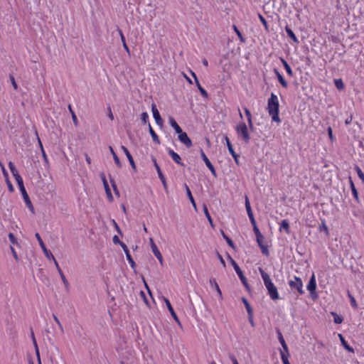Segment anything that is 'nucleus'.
<instances>
[{"mask_svg":"<svg viewBox=\"0 0 364 364\" xmlns=\"http://www.w3.org/2000/svg\"><path fill=\"white\" fill-rule=\"evenodd\" d=\"M279 105L277 95L272 93L270 98L268 100L267 110L269 115L272 116V120L277 123L281 122L279 117Z\"/></svg>","mask_w":364,"mask_h":364,"instance_id":"1","label":"nucleus"},{"mask_svg":"<svg viewBox=\"0 0 364 364\" xmlns=\"http://www.w3.org/2000/svg\"><path fill=\"white\" fill-rule=\"evenodd\" d=\"M16 181V183L19 187V189L22 193L23 200L25 201V203L26 206L28 208V209L31 210V213H34V208L32 205V203L29 198V196L26 191V188L23 186V182L21 176H18L16 178H15Z\"/></svg>","mask_w":364,"mask_h":364,"instance_id":"2","label":"nucleus"},{"mask_svg":"<svg viewBox=\"0 0 364 364\" xmlns=\"http://www.w3.org/2000/svg\"><path fill=\"white\" fill-rule=\"evenodd\" d=\"M228 259L230 260V262L233 266V267H234L236 273L237 274L238 277H240L242 283L244 284V286L245 287V288L247 289H250V287H249V284H247V279L244 276L243 272L240 269V268L238 266V264L236 263V262L232 259V257L230 255H228Z\"/></svg>","mask_w":364,"mask_h":364,"instance_id":"3","label":"nucleus"},{"mask_svg":"<svg viewBox=\"0 0 364 364\" xmlns=\"http://www.w3.org/2000/svg\"><path fill=\"white\" fill-rule=\"evenodd\" d=\"M236 131L239 136H241L245 143H249L250 136L248 133L247 127L244 122H241L236 127Z\"/></svg>","mask_w":364,"mask_h":364,"instance_id":"4","label":"nucleus"},{"mask_svg":"<svg viewBox=\"0 0 364 364\" xmlns=\"http://www.w3.org/2000/svg\"><path fill=\"white\" fill-rule=\"evenodd\" d=\"M35 236L39 243V245L41 246L43 253L45 254L46 257L48 259H54V256L53 255V254L49 251L48 250V249L46 248L43 240L41 239L39 233L36 232L35 234Z\"/></svg>","mask_w":364,"mask_h":364,"instance_id":"5","label":"nucleus"},{"mask_svg":"<svg viewBox=\"0 0 364 364\" xmlns=\"http://www.w3.org/2000/svg\"><path fill=\"white\" fill-rule=\"evenodd\" d=\"M265 287H266V288H267V289L268 291V294H269L270 298L272 300H277V299H279V294H278L277 289L274 285L272 282L271 283L267 284V285H265Z\"/></svg>","mask_w":364,"mask_h":364,"instance_id":"6","label":"nucleus"},{"mask_svg":"<svg viewBox=\"0 0 364 364\" xmlns=\"http://www.w3.org/2000/svg\"><path fill=\"white\" fill-rule=\"evenodd\" d=\"M289 286L291 289H296L297 291L301 294H304V290L302 289L303 284L301 279L297 277H294V280H291L289 282Z\"/></svg>","mask_w":364,"mask_h":364,"instance_id":"7","label":"nucleus"},{"mask_svg":"<svg viewBox=\"0 0 364 364\" xmlns=\"http://www.w3.org/2000/svg\"><path fill=\"white\" fill-rule=\"evenodd\" d=\"M178 140L182 144L186 145V147L190 148L192 146V145H193L192 141L185 132L181 131V133H178Z\"/></svg>","mask_w":364,"mask_h":364,"instance_id":"8","label":"nucleus"},{"mask_svg":"<svg viewBox=\"0 0 364 364\" xmlns=\"http://www.w3.org/2000/svg\"><path fill=\"white\" fill-rule=\"evenodd\" d=\"M151 110L153 113L154 118L156 121V123L160 127H163L164 121L162 118L161 117V115L159 114V110L156 108V106L155 104L151 105Z\"/></svg>","mask_w":364,"mask_h":364,"instance_id":"9","label":"nucleus"},{"mask_svg":"<svg viewBox=\"0 0 364 364\" xmlns=\"http://www.w3.org/2000/svg\"><path fill=\"white\" fill-rule=\"evenodd\" d=\"M163 300L166 303V306H167V308H168L171 315L173 318V319L177 322V323L179 326H181V322H180V321H179L176 314L175 313V311H174V310H173V307H172L169 300L167 298H166V297H163Z\"/></svg>","mask_w":364,"mask_h":364,"instance_id":"10","label":"nucleus"},{"mask_svg":"<svg viewBox=\"0 0 364 364\" xmlns=\"http://www.w3.org/2000/svg\"><path fill=\"white\" fill-rule=\"evenodd\" d=\"M200 155H201V157H202L203 160L204 161L205 165L209 168V170L211 171L212 174L214 176H216V172H215L214 166H213V164H211L210 160L208 159V157L206 156V155L205 154V153L203 152V150H200Z\"/></svg>","mask_w":364,"mask_h":364,"instance_id":"11","label":"nucleus"},{"mask_svg":"<svg viewBox=\"0 0 364 364\" xmlns=\"http://www.w3.org/2000/svg\"><path fill=\"white\" fill-rule=\"evenodd\" d=\"M152 161H153L154 166H155V168H156V169L157 171L160 180L162 182L164 188L166 189L167 188V184H166V178H165L164 176L163 175V173H162V172L161 171V168H160L159 166L158 165V164L156 162V159L153 158Z\"/></svg>","mask_w":364,"mask_h":364,"instance_id":"12","label":"nucleus"},{"mask_svg":"<svg viewBox=\"0 0 364 364\" xmlns=\"http://www.w3.org/2000/svg\"><path fill=\"white\" fill-rule=\"evenodd\" d=\"M191 75L193 77L194 80H195V82H196V86L198 87L200 92L201 93V95L205 97V98H208V92H206V90L203 88L197 78V76L196 75V73L194 72H193L192 70H191Z\"/></svg>","mask_w":364,"mask_h":364,"instance_id":"13","label":"nucleus"},{"mask_svg":"<svg viewBox=\"0 0 364 364\" xmlns=\"http://www.w3.org/2000/svg\"><path fill=\"white\" fill-rule=\"evenodd\" d=\"M122 247L124 252L126 254L127 259L129 261L131 267L132 268H134L136 264H135L134 259H132V256H131V255L129 253V249H128L127 246L125 244H122Z\"/></svg>","mask_w":364,"mask_h":364,"instance_id":"14","label":"nucleus"},{"mask_svg":"<svg viewBox=\"0 0 364 364\" xmlns=\"http://www.w3.org/2000/svg\"><path fill=\"white\" fill-rule=\"evenodd\" d=\"M122 149L124 151V153L125 154V155L127 156V157L130 163V165L132 166V168L134 171H136V165H135L134 159H133L132 156L131 155V154L129 153V150L124 146H122Z\"/></svg>","mask_w":364,"mask_h":364,"instance_id":"15","label":"nucleus"},{"mask_svg":"<svg viewBox=\"0 0 364 364\" xmlns=\"http://www.w3.org/2000/svg\"><path fill=\"white\" fill-rule=\"evenodd\" d=\"M316 284L315 276H314V274H313L309 280L308 285H307V289L313 294H316Z\"/></svg>","mask_w":364,"mask_h":364,"instance_id":"16","label":"nucleus"},{"mask_svg":"<svg viewBox=\"0 0 364 364\" xmlns=\"http://www.w3.org/2000/svg\"><path fill=\"white\" fill-rule=\"evenodd\" d=\"M168 154L169 155L171 156L172 159L178 164L179 165H183L181 162V159L180 157V156L176 153L172 149H169L168 150Z\"/></svg>","mask_w":364,"mask_h":364,"instance_id":"17","label":"nucleus"},{"mask_svg":"<svg viewBox=\"0 0 364 364\" xmlns=\"http://www.w3.org/2000/svg\"><path fill=\"white\" fill-rule=\"evenodd\" d=\"M338 337L340 338V341L341 342V344L342 346H343V348L347 350L348 352H350V353H353L354 352V349L350 347L348 343L346 341L344 337L342 336V334L341 333H338Z\"/></svg>","mask_w":364,"mask_h":364,"instance_id":"18","label":"nucleus"},{"mask_svg":"<svg viewBox=\"0 0 364 364\" xmlns=\"http://www.w3.org/2000/svg\"><path fill=\"white\" fill-rule=\"evenodd\" d=\"M151 250H152V252H153L154 255L159 259L160 264L161 265H163V257H162V255H161L160 251L159 250L157 246L156 245H154L153 247L151 248Z\"/></svg>","mask_w":364,"mask_h":364,"instance_id":"19","label":"nucleus"},{"mask_svg":"<svg viewBox=\"0 0 364 364\" xmlns=\"http://www.w3.org/2000/svg\"><path fill=\"white\" fill-rule=\"evenodd\" d=\"M259 271L263 279L264 285H267V284L272 282V280L267 273H266L262 268H259Z\"/></svg>","mask_w":364,"mask_h":364,"instance_id":"20","label":"nucleus"},{"mask_svg":"<svg viewBox=\"0 0 364 364\" xmlns=\"http://www.w3.org/2000/svg\"><path fill=\"white\" fill-rule=\"evenodd\" d=\"M169 123L170 125L175 129L177 134L181 133V132L183 131L173 117L169 118Z\"/></svg>","mask_w":364,"mask_h":364,"instance_id":"21","label":"nucleus"},{"mask_svg":"<svg viewBox=\"0 0 364 364\" xmlns=\"http://www.w3.org/2000/svg\"><path fill=\"white\" fill-rule=\"evenodd\" d=\"M149 133L151 136V138L153 139V141L156 143L157 144H160L161 141L157 136V134H156V132L154 131L153 128L151 127V124H149Z\"/></svg>","mask_w":364,"mask_h":364,"instance_id":"22","label":"nucleus"},{"mask_svg":"<svg viewBox=\"0 0 364 364\" xmlns=\"http://www.w3.org/2000/svg\"><path fill=\"white\" fill-rule=\"evenodd\" d=\"M274 73L277 77L279 82L281 83V85L284 87L287 88L288 87V84H287V81L284 79L283 76L278 72V70L277 69H274Z\"/></svg>","mask_w":364,"mask_h":364,"instance_id":"23","label":"nucleus"},{"mask_svg":"<svg viewBox=\"0 0 364 364\" xmlns=\"http://www.w3.org/2000/svg\"><path fill=\"white\" fill-rule=\"evenodd\" d=\"M277 332H278V338H279V342H280V343H281V345H282V348H283L284 350L287 353H288V348H287V343H286V342H285V341H284V338H283V336H282V333L280 332V331H279V330H278V331H277Z\"/></svg>","mask_w":364,"mask_h":364,"instance_id":"24","label":"nucleus"},{"mask_svg":"<svg viewBox=\"0 0 364 364\" xmlns=\"http://www.w3.org/2000/svg\"><path fill=\"white\" fill-rule=\"evenodd\" d=\"M185 188H186L187 196H188L191 203H192L194 208L196 209V204L195 200L192 196V193L191 192L189 187L186 184H185Z\"/></svg>","mask_w":364,"mask_h":364,"instance_id":"25","label":"nucleus"},{"mask_svg":"<svg viewBox=\"0 0 364 364\" xmlns=\"http://www.w3.org/2000/svg\"><path fill=\"white\" fill-rule=\"evenodd\" d=\"M242 301L243 302V304H245V308L247 309V314H248V316H251V315H253V311H252V307L250 306L248 301L247 300L246 298L245 297H242Z\"/></svg>","mask_w":364,"mask_h":364,"instance_id":"26","label":"nucleus"},{"mask_svg":"<svg viewBox=\"0 0 364 364\" xmlns=\"http://www.w3.org/2000/svg\"><path fill=\"white\" fill-rule=\"evenodd\" d=\"M280 60H281V62L282 63L287 74L290 76H292L293 73H292L291 68H290L289 65L287 63V62L284 58H281Z\"/></svg>","mask_w":364,"mask_h":364,"instance_id":"27","label":"nucleus"},{"mask_svg":"<svg viewBox=\"0 0 364 364\" xmlns=\"http://www.w3.org/2000/svg\"><path fill=\"white\" fill-rule=\"evenodd\" d=\"M285 30L288 36L293 40V41L295 43H298V39L295 34L294 33L293 31L288 26H286Z\"/></svg>","mask_w":364,"mask_h":364,"instance_id":"28","label":"nucleus"},{"mask_svg":"<svg viewBox=\"0 0 364 364\" xmlns=\"http://www.w3.org/2000/svg\"><path fill=\"white\" fill-rule=\"evenodd\" d=\"M9 167L15 178H16L18 176H21L13 162L10 161L9 163Z\"/></svg>","mask_w":364,"mask_h":364,"instance_id":"29","label":"nucleus"},{"mask_svg":"<svg viewBox=\"0 0 364 364\" xmlns=\"http://www.w3.org/2000/svg\"><path fill=\"white\" fill-rule=\"evenodd\" d=\"M109 150L113 156V159L114 160V162L116 164V165L120 168L122 166V164L119 161V159L118 158V156H117L116 153L114 151L113 149L112 146H109Z\"/></svg>","mask_w":364,"mask_h":364,"instance_id":"30","label":"nucleus"},{"mask_svg":"<svg viewBox=\"0 0 364 364\" xmlns=\"http://www.w3.org/2000/svg\"><path fill=\"white\" fill-rule=\"evenodd\" d=\"M349 179H350V188H351V191H352L353 195L355 199L356 200H358V191H357V190H356V188L355 187V185H354V183L353 182V181L351 180L350 177L349 178Z\"/></svg>","mask_w":364,"mask_h":364,"instance_id":"31","label":"nucleus"},{"mask_svg":"<svg viewBox=\"0 0 364 364\" xmlns=\"http://www.w3.org/2000/svg\"><path fill=\"white\" fill-rule=\"evenodd\" d=\"M8 237H9V239L12 246H13V245H16L19 246V243L17 240V238L15 237V235L12 232H10L9 234Z\"/></svg>","mask_w":364,"mask_h":364,"instance_id":"32","label":"nucleus"},{"mask_svg":"<svg viewBox=\"0 0 364 364\" xmlns=\"http://www.w3.org/2000/svg\"><path fill=\"white\" fill-rule=\"evenodd\" d=\"M210 283L214 287V289H215V290L218 293L220 297L222 298V292H221L220 289L218 284H217V282L214 279H210Z\"/></svg>","mask_w":364,"mask_h":364,"instance_id":"33","label":"nucleus"},{"mask_svg":"<svg viewBox=\"0 0 364 364\" xmlns=\"http://www.w3.org/2000/svg\"><path fill=\"white\" fill-rule=\"evenodd\" d=\"M58 273H59V274H60V276L61 277V279H62V281H63V284L65 285V289L67 290H68L69 289V283H68L67 279L65 278L63 271L60 270V272Z\"/></svg>","mask_w":364,"mask_h":364,"instance_id":"34","label":"nucleus"},{"mask_svg":"<svg viewBox=\"0 0 364 364\" xmlns=\"http://www.w3.org/2000/svg\"><path fill=\"white\" fill-rule=\"evenodd\" d=\"M335 85L336 88L339 90H342L344 88V84L341 79H336L334 80Z\"/></svg>","mask_w":364,"mask_h":364,"instance_id":"35","label":"nucleus"},{"mask_svg":"<svg viewBox=\"0 0 364 364\" xmlns=\"http://www.w3.org/2000/svg\"><path fill=\"white\" fill-rule=\"evenodd\" d=\"M283 228L287 233H289V224L287 220H283L281 223L280 230Z\"/></svg>","mask_w":364,"mask_h":364,"instance_id":"36","label":"nucleus"},{"mask_svg":"<svg viewBox=\"0 0 364 364\" xmlns=\"http://www.w3.org/2000/svg\"><path fill=\"white\" fill-rule=\"evenodd\" d=\"M203 212H204V213H205L208 220L209 221L210 224L213 226V220H212V218H211V217H210V215L209 214V212H208V208H207L206 205L204 204L203 206Z\"/></svg>","mask_w":364,"mask_h":364,"instance_id":"37","label":"nucleus"},{"mask_svg":"<svg viewBox=\"0 0 364 364\" xmlns=\"http://www.w3.org/2000/svg\"><path fill=\"white\" fill-rule=\"evenodd\" d=\"M331 314L332 316H333V321L337 323V324H340L343 322V318L340 316H338L336 313L335 312H331Z\"/></svg>","mask_w":364,"mask_h":364,"instance_id":"38","label":"nucleus"},{"mask_svg":"<svg viewBox=\"0 0 364 364\" xmlns=\"http://www.w3.org/2000/svg\"><path fill=\"white\" fill-rule=\"evenodd\" d=\"M225 140L226 141V144H227V146H228L230 154H233L235 151L232 148V145L231 142L230 141V140L227 136H225Z\"/></svg>","mask_w":364,"mask_h":364,"instance_id":"39","label":"nucleus"},{"mask_svg":"<svg viewBox=\"0 0 364 364\" xmlns=\"http://www.w3.org/2000/svg\"><path fill=\"white\" fill-rule=\"evenodd\" d=\"M221 233H222V235L223 237V238L226 240L227 243L231 247H232L233 249H235V245L232 242V240L229 238L225 234V232L222 230L221 231Z\"/></svg>","mask_w":364,"mask_h":364,"instance_id":"40","label":"nucleus"},{"mask_svg":"<svg viewBox=\"0 0 364 364\" xmlns=\"http://www.w3.org/2000/svg\"><path fill=\"white\" fill-rule=\"evenodd\" d=\"M104 187H105V192H106V194H107L108 200L109 201H112L113 200V196L112 195L111 190H110V188L109 187V185L108 186H105Z\"/></svg>","mask_w":364,"mask_h":364,"instance_id":"41","label":"nucleus"},{"mask_svg":"<svg viewBox=\"0 0 364 364\" xmlns=\"http://www.w3.org/2000/svg\"><path fill=\"white\" fill-rule=\"evenodd\" d=\"M355 171H356V172L358 173V177L361 179L363 183H364V173H363V172L362 171V170L358 166H355Z\"/></svg>","mask_w":364,"mask_h":364,"instance_id":"42","label":"nucleus"},{"mask_svg":"<svg viewBox=\"0 0 364 364\" xmlns=\"http://www.w3.org/2000/svg\"><path fill=\"white\" fill-rule=\"evenodd\" d=\"M68 109H69L70 112L71 113L72 118H73V122H74L75 125L77 126V117H76L75 112H73L70 105H68Z\"/></svg>","mask_w":364,"mask_h":364,"instance_id":"43","label":"nucleus"},{"mask_svg":"<svg viewBox=\"0 0 364 364\" xmlns=\"http://www.w3.org/2000/svg\"><path fill=\"white\" fill-rule=\"evenodd\" d=\"M287 355H286L284 352H281L282 360L284 364H290V363L288 360L289 353H287Z\"/></svg>","mask_w":364,"mask_h":364,"instance_id":"44","label":"nucleus"},{"mask_svg":"<svg viewBox=\"0 0 364 364\" xmlns=\"http://www.w3.org/2000/svg\"><path fill=\"white\" fill-rule=\"evenodd\" d=\"M319 230L326 232V235H328V230L324 220H322L321 225L319 227Z\"/></svg>","mask_w":364,"mask_h":364,"instance_id":"45","label":"nucleus"},{"mask_svg":"<svg viewBox=\"0 0 364 364\" xmlns=\"http://www.w3.org/2000/svg\"><path fill=\"white\" fill-rule=\"evenodd\" d=\"M254 232L256 235L257 239L262 238V235L260 232L259 228L257 227L253 228Z\"/></svg>","mask_w":364,"mask_h":364,"instance_id":"46","label":"nucleus"},{"mask_svg":"<svg viewBox=\"0 0 364 364\" xmlns=\"http://www.w3.org/2000/svg\"><path fill=\"white\" fill-rule=\"evenodd\" d=\"M348 295L350 299V304H351L352 306L354 308H357V303H356L355 298L350 294L349 291L348 293Z\"/></svg>","mask_w":364,"mask_h":364,"instance_id":"47","label":"nucleus"},{"mask_svg":"<svg viewBox=\"0 0 364 364\" xmlns=\"http://www.w3.org/2000/svg\"><path fill=\"white\" fill-rule=\"evenodd\" d=\"M110 182L112 183V186L113 188V190L115 193V194L117 196H119V192L117 188V185L115 184V182L114 181V180L112 179H110Z\"/></svg>","mask_w":364,"mask_h":364,"instance_id":"48","label":"nucleus"},{"mask_svg":"<svg viewBox=\"0 0 364 364\" xmlns=\"http://www.w3.org/2000/svg\"><path fill=\"white\" fill-rule=\"evenodd\" d=\"M259 247L261 248V250L264 255H268L269 250H268V247L267 245H263L259 246Z\"/></svg>","mask_w":364,"mask_h":364,"instance_id":"49","label":"nucleus"},{"mask_svg":"<svg viewBox=\"0 0 364 364\" xmlns=\"http://www.w3.org/2000/svg\"><path fill=\"white\" fill-rule=\"evenodd\" d=\"M148 117V114L146 112H143L141 115V119L142 122L146 124L147 122Z\"/></svg>","mask_w":364,"mask_h":364,"instance_id":"50","label":"nucleus"},{"mask_svg":"<svg viewBox=\"0 0 364 364\" xmlns=\"http://www.w3.org/2000/svg\"><path fill=\"white\" fill-rule=\"evenodd\" d=\"M10 250L12 252V255H13V257L15 259V260L16 262L18 261V255L16 254V251H15V249L14 248V247L12 245L10 246Z\"/></svg>","mask_w":364,"mask_h":364,"instance_id":"51","label":"nucleus"},{"mask_svg":"<svg viewBox=\"0 0 364 364\" xmlns=\"http://www.w3.org/2000/svg\"><path fill=\"white\" fill-rule=\"evenodd\" d=\"M259 18L261 22L262 23V24L264 26L266 30H268V26H267V21L265 20V18L260 14H259Z\"/></svg>","mask_w":364,"mask_h":364,"instance_id":"52","label":"nucleus"},{"mask_svg":"<svg viewBox=\"0 0 364 364\" xmlns=\"http://www.w3.org/2000/svg\"><path fill=\"white\" fill-rule=\"evenodd\" d=\"M113 242L114 244H119L122 246V244H124V242H121L118 237L117 235H114L113 237Z\"/></svg>","mask_w":364,"mask_h":364,"instance_id":"53","label":"nucleus"},{"mask_svg":"<svg viewBox=\"0 0 364 364\" xmlns=\"http://www.w3.org/2000/svg\"><path fill=\"white\" fill-rule=\"evenodd\" d=\"M234 30L236 32L237 35L238 36V37L240 38V39L242 41H244L243 40V38H242V36L241 34V33L239 31V30L237 29V28L234 26Z\"/></svg>","mask_w":364,"mask_h":364,"instance_id":"54","label":"nucleus"},{"mask_svg":"<svg viewBox=\"0 0 364 364\" xmlns=\"http://www.w3.org/2000/svg\"><path fill=\"white\" fill-rule=\"evenodd\" d=\"M100 176H101V178H102V181L103 182L104 186H108V183H107V181L106 180V177H105V173H102Z\"/></svg>","mask_w":364,"mask_h":364,"instance_id":"55","label":"nucleus"},{"mask_svg":"<svg viewBox=\"0 0 364 364\" xmlns=\"http://www.w3.org/2000/svg\"><path fill=\"white\" fill-rule=\"evenodd\" d=\"M107 111H108V117L111 119V120H113L114 119V115L112 112V109L110 108V107H109L107 108Z\"/></svg>","mask_w":364,"mask_h":364,"instance_id":"56","label":"nucleus"},{"mask_svg":"<svg viewBox=\"0 0 364 364\" xmlns=\"http://www.w3.org/2000/svg\"><path fill=\"white\" fill-rule=\"evenodd\" d=\"M10 78H11V83H12V85H13L14 88L15 90H17L18 86H17V84H16V82L15 81V79H14V76H11Z\"/></svg>","mask_w":364,"mask_h":364,"instance_id":"57","label":"nucleus"},{"mask_svg":"<svg viewBox=\"0 0 364 364\" xmlns=\"http://www.w3.org/2000/svg\"><path fill=\"white\" fill-rule=\"evenodd\" d=\"M218 259H220V263L223 265V267H225L226 266L225 264V260L223 259V257L221 256V255H220L219 253H218Z\"/></svg>","mask_w":364,"mask_h":364,"instance_id":"58","label":"nucleus"},{"mask_svg":"<svg viewBox=\"0 0 364 364\" xmlns=\"http://www.w3.org/2000/svg\"><path fill=\"white\" fill-rule=\"evenodd\" d=\"M230 358L231 359V360L232 361V363L233 364H239L236 358L235 357V355H230Z\"/></svg>","mask_w":364,"mask_h":364,"instance_id":"59","label":"nucleus"},{"mask_svg":"<svg viewBox=\"0 0 364 364\" xmlns=\"http://www.w3.org/2000/svg\"><path fill=\"white\" fill-rule=\"evenodd\" d=\"M244 110H245V113L247 117L251 118L252 115H251L250 111L246 107L244 109Z\"/></svg>","mask_w":364,"mask_h":364,"instance_id":"60","label":"nucleus"},{"mask_svg":"<svg viewBox=\"0 0 364 364\" xmlns=\"http://www.w3.org/2000/svg\"><path fill=\"white\" fill-rule=\"evenodd\" d=\"M0 166H1V167L3 174L4 175V176H5V177H7V176H8V173H7V171H6V169H5L4 166V165H3L1 163H0Z\"/></svg>","mask_w":364,"mask_h":364,"instance_id":"61","label":"nucleus"},{"mask_svg":"<svg viewBox=\"0 0 364 364\" xmlns=\"http://www.w3.org/2000/svg\"><path fill=\"white\" fill-rule=\"evenodd\" d=\"M112 223H113V224H114V227H115V228H116L117 231L119 234H121V233H122V232H121V230H120L119 227L118 226L117 223L114 220H112Z\"/></svg>","mask_w":364,"mask_h":364,"instance_id":"62","label":"nucleus"},{"mask_svg":"<svg viewBox=\"0 0 364 364\" xmlns=\"http://www.w3.org/2000/svg\"><path fill=\"white\" fill-rule=\"evenodd\" d=\"M6 183H7V185H8L9 190L11 192H12L14 191V188H13L12 184L11 183V182L8 179L6 180Z\"/></svg>","mask_w":364,"mask_h":364,"instance_id":"63","label":"nucleus"},{"mask_svg":"<svg viewBox=\"0 0 364 364\" xmlns=\"http://www.w3.org/2000/svg\"><path fill=\"white\" fill-rule=\"evenodd\" d=\"M352 120H353V116H352V115H350V117H348L346 119V121H345L346 124H350V123H351V122H352Z\"/></svg>","mask_w":364,"mask_h":364,"instance_id":"64","label":"nucleus"}]
</instances>
